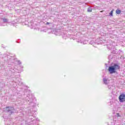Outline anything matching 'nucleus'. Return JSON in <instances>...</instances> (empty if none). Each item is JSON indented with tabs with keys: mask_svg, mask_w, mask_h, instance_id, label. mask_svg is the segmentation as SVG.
<instances>
[{
	"mask_svg": "<svg viewBox=\"0 0 125 125\" xmlns=\"http://www.w3.org/2000/svg\"><path fill=\"white\" fill-rule=\"evenodd\" d=\"M88 12H91L92 11V9L91 8H88L87 9Z\"/></svg>",
	"mask_w": 125,
	"mask_h": 125,
	"instance_id": "obj_7",
	"label": "nucleus"
},
{
	"mask_svg": "<svg viewBox=\"0 0 125 125\" xmlns=\"http://www.w3.org/2000/svg\"><path fill=\"white\" fill-rule=\"evenodd\" d=\"M25 101L28 103L29 106H35L36 104L35 103V98L32 97L30 94H27L26 97H25Z\"/></svg>",
	"mask_w": 125,
	"mask_h": 125,
	"instance_id": "obj_1",
	"label": "nucleus"
},
{
	"mask_svg": "<svg viewBox=\"0 0 125 125\" xmlns=\"http://www.w3.org/2000/svg\"><path fill=\"white\" fill-rule=\"evenodd\" d=\"M112 58H113V57H112V56L109 55V56H108V59H109V60H111V59H112Z\"/></svg>",
	"mask_w": 125,
	"mask_h": 125,
	"instance_id": "obj_10",
	"label": "nucleus"
},
{
	"mask_svg": "<svg viewBox=\"0 0 125 125\" xmlns=\"http://www.w3.org/2000/svg\"><path fill=\"white\" fill-rule=\"evenodd\" d=\"M3 22H7V20L5 18L3 19Z\"/></svg>",
	"mask_w": 125,
	"mask_h": 125,
	"instance_id": "obj_12",
	"label": "nucleus"
},
{
	"mask_svg": "<svg viewBox=\"0 0 125 125\" xmlns=\"http://www.w3.org/2000/svg\"><path fill=\"white\" fill-rule=\"evenodd\" d=\"M109 16H113V10L111 11L109 13Z\"/></svg>",
	"mask_w": 125,
	"mask_h": 125,
	"instance_id": "obj_9",
	"label": "nucleus"
},
{
	"mask_svg": "<svg viewBox=\"0 0 125 125\" xmlns=\"http://www.w3.org/2000/svg\"><path fill=\"white\" fill-rule=\"evenodd\" d=\"M6 111H7L8 112H9V111H10V107H6Z\"/></svg>",
	"mask_w": 125,
	"mask_h": 125,
	"instance_id": "obj_8",
	"label": "nucleus"
},
{
	"mask_svg": "<svg viewBox=\"0 0 125 125\" xmlns=\"http://www.w3.org/2000/svg\"><path fill=\"white\" fill-rule=\"evenodd\" d=\"M17 62H18V64L19 65H20V64H21V61H17Z\"/></svg>",
	"mask_w": 125,
	"mask_h": 125,
	"instance_id": "obj_11",
	"label": "nucleus"
},
{
	"mask_svg": "<svg viewBox=\"0 0 125 125\" xmlns=\"http://www.w3.org/2000/svg\"><path fill=\"white\" fill-rule=\"evenodd\" d=\"M103 82H104V84H108V79H107L106 78H104Z\"/></svg>",
	"mask_w": 125,
	"mask_h": 125,
	"instance_id": "obj_5",
	"label": "nucleus"
},
{
	"mask_svg": "<svg viewBox=\"0 0 125 125\" xmlns=\"http://www.w3.org/2000/svg\"><path fill=\"white\" fill-rule=\"evenodd\" d=\"M21 68H23V66L21 65Z\"/></svg>",
	"mask_w": 125,
	"mask_h": 125,
	"instance_id": "obj_14",
	"label": "nucleus"
},
{
	"mask_svg": "<svg viewBox=\"0 0 125 125\" xmlns=\"http://www.w3.org/2000/svg\"><path fill=\"white\" fill-rule=\"evenodd\" d=\"M116 12L117 14H120L121 11V10L117 9L116 11Z\"/></svg>",
	"mask_w": 125,
	"mask_h": 125,
	"instance_id": "obj_6",
	"label": "nucleus"
},
{
	"mask_svg": "<svg viewBox=\"0 0 125 125\" xmlns=\"http://www.w3.org/2000/svg\"><path fill=\"white\" fill-rule=\"evenodd\" d=\"M20 77V75L18 74L17 75V83H18V85H22L23 82H22V80L21 79L19 78Z\"/></svg>",
	"mask_w": 125,
	"mask_h": 125,
	"instance_id": "obj_4",
	"label": "nucleus"
},
{
	"mask_svg": "<svg viewBox=\"0 0 125 125\" xmlns=\"http://www.w3.org/2000/svg\"><path fill=\"white\" fill-rule=\"evenodd\" d=\"M121 67L117 63H114L113 65H111L108 67V71L109 74H115L116 73V70H119Z\"/></svg>",
	"mask_w": 125,
	"mask_h": 125,
	"instance_id": "obj_2",
	"label": "nucleus"
},
{
	"mask_svg": "<svg viewBox=\"0 0 125 125\" xmlns=\"http://www.w3.org/2000/svg\"><path fill=\"white\" fill-rule=\"evenodd\" d=\"M46 24L48 25V24H49V22H46Z\"/></svg>",
	"mask_w": 125,
	"mask_h": 125,
	"instance_id": "obj_13",
	"label": "nucleus"
},
{
	"mask_svg": "<svg viewBox=\"0 0 125 125\" xmlns=\"http://www.w3.org/2000/svg\"><path fill=\"white\" fill-rule=\"evenodd\" d=\"M119 100L120 102H121L122 103L123 102H125V94H121L119 97Z\"/></svg>",
	"mask_w": 125,
	"mask_h": 125,
	"instance_id": "obj_3",
	"label": "nucleus"
}]
</instances>
